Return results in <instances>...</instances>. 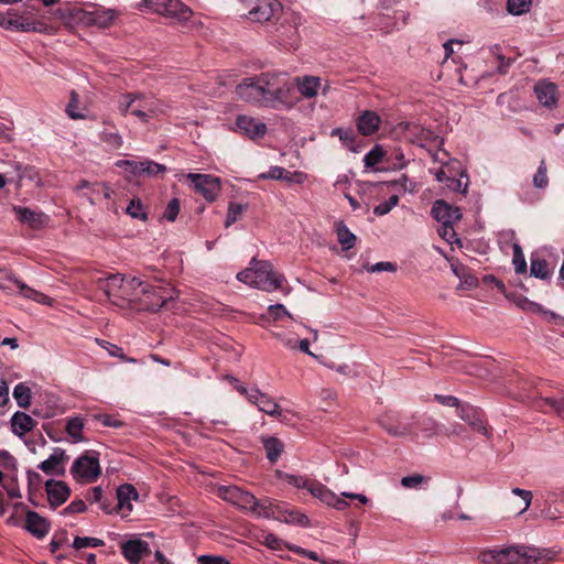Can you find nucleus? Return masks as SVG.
Masks as SVG:
<instances>
[{
	"mask_svg": "<svg viewBox=\"0 0 564 564\" xmlns=\"http://www.w3.org/2000/svg\"><path fill=\"white\" fill-rule=\"evenodd\" d=\"M13 398L20 408H28L31 404V390L25 383H19L13 389Z\"/></svg>",
	"mask_w": 564,
	"mask_h": 564,
	"instance_id": "obj_39",
	"label": "nucleus"
},
{
	"mask_svg": "<svg viewBox=\"0 0 564 564\" xmlns=\"http://www.w3.org/2000/svg\"><path fill=\"white\" fill-rule=\"evenodd\" d=\"M248 399L254 403L258 409L267 414L273 415L278 413V403L271 399L268 394L260 392L259 390H252L248 394Z\"/></svg>",
	"mask_w": 564,
	"mask_h": 564,
	"instance_id": "obj_29",
	"label": "nucleus"
},
{
	"mask_svg": "<svg viewBox=\"0 0 564 564\" xmlns=\"http://www.w3.org/2000/svg\"><path fill=\"white\" fill-rule=\"evenodd\" d=\"M25 529L35 538L43 539L50 531V523L37 512L28 510L25 513Z\"/></svg>",
	"mask_w": 564,
	"mask_h": 564,
	"instance_id": "obj_21",
	"label": "nucleus"
},
{
	"mask_svg": "<svg viewBox=\"0 0 564 564\" xmlns=\"http://www.w3.org/2000/svg\"><path fill=\"white\" fill-rule=\"evenodd\" d=\"M399 203V197L397 195H392L388 200L379 204L375 207L373 213L377 216L387 215L394 206Z\"/></svg>",
	"mask_w": 564,
	"mask_h": 564,
	"instance_id": "obj_49",
	"label": "nucleus"
},
{
	"mask_svg": "<svg viewBox=\"0 0 564 564\" xmlns=\"http://www.w3.org/2000/svg\"><path fill=\"white\" fill-rule=\"evenodd\" d=\"M70 473L78 482L96 481L101 473L98 457L89 453L82 455L74 462Z\"/></svg>",
	"mask_w": 564,
	"mask_h": 564,
	"instance_id": "obj_10",
	"label": "nucleus"
},
{
	"mask_svg": "<svg viewBox=\"0 0 564 564\" xmlns=\"http://www.w3.org/2000/svg\"><path fill=\"white\" fill-rule=\"evenodd\" d=\"M315 479L307 478L305 476H299V475H292V474H285L284 473V482H286L290 486H293L297 489H305L308 492H311V488H313V485L315 484Z\"/></svg>",
	"mask_w": 564,
	"mask_h": 564,
	"instance_id": "obj_38",
	"label": "nucleus"
},
{
	"mask_svg": "<svg viewBox=\"0 0 564 564\" xmlns=\"http://www.w3.org/2000/svg\"><path fill=\"white\" fill-rule=\"evenodd\" d=\"M260 180H281L282 178V167L273 166L269 170V172L260 173L258 175Z\"/></svg>",
	"mask_w": 564,
	"mask_h": 564,
	"instance_id": "obj_62",
	"label": "nucleus"
},
{
	"mask_svg": "<svg viewBox=\"0 0 564 564\" xmlns=\"http://www.w3.org/2000/svg\"><path fill=\"white\" fill-rule=\"evenodd\" d=\"M530 272L533 276L545 280L550 276L549 263L544 259H531Z\"/></svg>",
	"mask_w": 564,
	"mask_h": 564,
	"instance_id": "obj_41",
	"label": "nucleus"
},
{
	"mask_svg": "<svg viewBox=\"0 0 564 564\" xmlns=\"http://www.w3.org/2000/svg\"><path fill=\"white\" fill-rule=\"evenodd\" d=\"M512 262L514 264V270L517 273L527 272V261H525L524 254L522 252L521 247L517 243L513 245Z\"/></svg>",
	"mask_w": 564,
	"mask_h": 564,
	"instance_id": "obj_46",
	"label": "nucleus"
},
{
	"mask_svg": "<svg viewBox=\"0 0 564 564\" xmlns=\"http://www.w3.org/2000/svg\"><path fill=\"white\" fill-rule=\"evenodd\" d=\"M166 171L165 165L151 160L140 161L138 176H155Z\"/></svg>",
	"mask_w": 564,
	"mask_h": 564,
	"instance_id": "obj_37",
	"label": "nucleus"
},
{
	"mask_svg": "<svg viewBox=\"0 0 564 564\" xmlns=\"http://www.w3.org/2000/svg\"><path fill=\"white\" fill-rule=\"evenodd\" d=\"M313 497L317 498L321 502L325 503L326 506L332 507L334 501H336L337 495L333 492L329 488H327L325 485H323L319 481H315L313 485V488H311L310 492Z\"/></svg>",
	"mask_w": 564,
	"mask_h": 564,
	"instance_id": "obj_32",
	"label": "nucleus"
},
{
	"mask_svg": "<svg viewBox=\"0 0 564 564\" xmlns=\"http://www.w3.org/2000/svg\"><path fill=\"white\" fill-rule=\"evenodd\" d=\"M297 90L305 98H313L321 87V78L316 76H303L294 79Z\"/></svg>",
	"mask_w": 564,
	"mask_h": 564,
	"instance_id": "obj_28",
	"label": "nucleus"
},
{
	"mask_svg": "<svg viewBox=\"0 0 564 564\" xmlns=\"http://www.w3.org/2000/svg\"><path fill=\"white\" fill-rule=\"evenodd\" d=\"M198 564H230V563L224 557L202 555L198 557Z\"/></svg>",
	"mask_w": 564,
	"mask_h": 564,
	"instance_id": "obj_64",
	"label": "nucleus"
},
{
	"mask_svg": "<svg viewBox=\"0 0 564 564\" xmlns=\"http://www.w3.org/2000/svg\"><path fill=\"white\" fill-rule=\"evenodd\" d=\"M13 210L18 219L30 225L32 228H41L47 223V216L43 213H36L28 207L15 206Z\"/></svg>",
	"mask_w": 564,
	"mask_h": 564,
	"instance_id": "obj_25",
	"label": "nucleus"
},
{
	"mask_svg": "<svg viewBox=\"0 0 564 564\" xmlns=\"http://www.w3.org/2000/svg\"><path fill=\"white\" fill-rule=\"evenodd\" d=\"M332 135H338L340 141L349 148L351 151H356L355 149V142H356V134L352 130H344L341 128H336L333 130Z\"/></svg>",
	"mask_w": 564,
	"mask_h": 564,
	"instance_id": "obj_45",
	"label": "nucleus"
},
{
	"mask_svg": "<svg viewBox=\"0 0 564 564\" xmlns=\"http://www.w3.org/2000/svg\"><path fill=\"white\" fill-rule=\"evenodd\" d=\"M237 128L250 139L262 138L267 132V126L248 116H239L236 120Z\"/></svg>",
	"mask_w": 564,
	"mask_h": 564,
	"instance_id": "obj_23",
	"label": "nucleus"
},
{
	"mask_svg": "<svg viewBox=\"0 0 564 564\" xmlns=\"http://www.w3.org/2000/svg\"><path fill=\"white\" fill-rule=\"evenodd\" d=\"M79 104V97L75 91L70 93V99L66 107V112L72 119L84 118V115L77 111Z\"/></svg>",
	"mask_w": 564,
	"mask_h": 564,
	"instance_id": "obj_50",
	"label": "nucleus"
},
{
	"mask_svg": "<svg viewBox=\"0 0 564 564\" xmlns=\"http://www.w3.org/2000/svg\"><path fill=\"white\" fill-rule=\"evenodd\" d=\"M424 481V477L419 474L405 476L401 479V485L405 488H416Z\"/></svg>",
	"mask_w": 564,
	"mask_h": 564,
	"instance_id": "obj_54",
	"label": "nucleus"
},
{
	"mask_svg": "<svg viewBox=\"0 0 564 564\" xmlns=\"http://www.w3.org/2000/svg\"><path fill=\"white\" fill-rule=\"evenodd\" d=\"M284 523L299 525L301 528L311 527L308 517L300 509L293 506H284Z\"/></svg>",
	"mask_w": 564,
	"mask_h": 564,
	"instance_id": "obj_31",
	"label": "nucleus"
},
{
	"mask_svg": "<svg viewBox=\"0 0 564 564\" xmlns=\"http://www.w3.org/2000/svg\"><path fill=\"white\" fill-rule=\"evenodd\" d=\"M241 212L242 207L239 204L230 203L228 207L225 226L229 227L230 225H232L237 220Z\"/></svg>",
	"mask_w": 564,
	"mask_h": 564,
	"instance_id": "obj_53",
	"label": "nucleus"
},
{
	"mask_svg": "<svg viewBox=\"0 0 564 564\" xmlns=\"http://www.w3.org/2000/svg\"><path fill=\"white\" fill-rule=\"evenodd\" d=\"M178 213H180V200L177 198H173L169 202L163 216L166 220L174 221L176 219Z\"/></svg>",
	"mask_w": 564,
	"mask_h": 564,
	"instance_id": "obj_51",
	"label": "nucleus"
},
{
	"mask_svg": "<svg viewBox=\"0 0 564 564\" xmlns=\"http://www.w3.org/2000/svg\"><path fill=\"white\" fill-rule=\"evenodd\" d=\"M281 79L278 73H263L258 77L245 78L236 87L239 99L261 106H273L280 99Z\"/></svg>",
	"mask_w": 564,
	"mask_h": 564,
	"instance_id": "obj_1",
	"label": "nucleus"
},
{
	"mask_svg": "<svg viewBox=\"0 0 564 564\" xmlns=\"http://www.w3.org/2000/svg\"><path fill=\"white\" fill-rule=\"evenodd\" d=\"M140 8L150 9L182 24L189 21L193 15L192 9L180 0H142Z\"/></svg>",
	"mask_w": 564,
	"mask_h": 564,
	"instance_id": "obj_7",
	"label": "nucleus"
},
{
	"mask_svg": "<svg viewBox=\"0 0 564 564\" xmlns=\"http://www.w3.org/2000/svg\"><path fill=\"white\" fill-rule=\"evenodd\" d=\"M520 306L528 312H532V313L540 314V315L544 316V318L549 322L556 321L560 318V316L556 313L549 311V310L544 308L542 305H540L535 302L529 301L528 299H524L520 303Z\"/></svg>",
	"mask_w": 564,
	"mask_h": 564,
	"instance_id": "obj_33",
	"label": "nucleus"
},
{
	"mask_svg": "<svg viewBox=\"0 0 564 564\" xmlns=\"http://www.w3.org/2000/svg\"><path fill=\"white\" fill-rule=\"evenodd\" d=\"M533 184L538 188H545L549 184V177L546 174V165L545 162L542 161L540 166L538 167L534 176H533Z\"/></svg>",
	"mask_w": 564,
	"mask_h": 564,
	"instance_id": "obj_48",
	"label": "nucleus"
},
{
	"mask_svg": "<svg viewBox=\"0 0 564 564\" xmlns=\"http://www.w3.org/2000/svg\"><path fill=\"white\" fill-rule=\"evenodd\" d=\"M261 441L265 449L267 458L271 463H275L279 459L281 453L279 438L271 436H262Z\"/></svg>",
	"mask_w": 564,
	"mask_h": 564,
	"instance_id": "obj_34",
	"label": "nucleus"
},
{
	"mask_svg": "<svg viewBox=\"0 0 564 564\" xmlns=\"http://www.w3.org/2000/svg\"><path fill=\"white\" fill-rule=\"evenodd\" d=\"M367 270L369 272H382V271L394 272L397 270V265H395V263H392L389 261H382V262L372 264L370 267H367Z\"/></svg>",
	"mask_w": 564,
	"mask_h": 564,
	"instance_id": "obj_55",
	"label": "nucleus"
},
{
	"mask_svg": "<svg viewBox=\"0 0 564 564\" xmlns=\"http://www.w3.org/2000/svg\"><path fill=\"white\" fill-rule=\"evenodd\" d=\"M533 389L538 390V383L533 384ZM528 398L532 400V406L543 413L550 414L555 413L557 416L564 419V397L561 399H554L551 397H542L539 391L532 394H528Z\"/></svg>",
	"mask_w": 564,
	"mask_h": 564,
	"instance_id": "obj_14",
	"label": "nucleus"
},
{
	"mask_svg": "<svg viewBox=\"0 0 564 564\" xmlns=\"http://www.w3.org/2000/svg\"><path fill=\"white\" fill-rule=\"evenodd\" d=\"M45 490L50 506L55 509L62 506L70 496V489L61 480L48 479L45 482Z\"/></svg>",
	"mask_w": 564,
	"mask_h": 564,
	"instance_id": "obj_19",
	"label": "nucleus"
},
{
	"mask_svg": "<svg viewBox=\"0 0 564 564\" xmlns=\"http://www.w3.org/2000/svg\"><path fill=\"white\" fill-rule=\"evenodd\" d=\"M138 101V93L123 94L118 99V111L122 116H127L129 112L132 113V109Z\"/></svg>",
	"mask_w": 564,
	"mask_h": 564,
	"instance_id": "obj_40",
	"label": "nucleus"
},
{
	"mask_svg": "<svg viewBox=\"0 0 564 564\" xmlns=\"http://www.w3.org/2000/svg\"><path fill=\"white\" fill-rule=\"evenodd\" d=\"M105 543L102 540L97 538H80L76 536L73 542V546L77 550L84 549V547H98L102 546Z\"/></svg>",
	"mask_w": 564,
	"mask_h": 564,
	"instance_id": "obj_47",
	"label": "nucleus"
},
{
	"mask_svg": "<svg viewBox=\"0 0 564 564\" xmlns=\"http://www.w3.org/2000/svg\"><path fill=\"white\" fill-rule=\"evenodd\" d=\"M140 288L143 289L144 294L137 296L134 304L139 305L140 310L143 311L158 312L169 301L174 299V290L161 283L141 281Z\"/></svg>",
	"mask_w": 564,
	"mask_h": 564,
	"instance_id": "obj_6",
	"label": "nucleus"
},
{
	"mask_svg": "<svg viewBox=\"0 0 564 564\" xmlns=\"http://www.w3.org/2000/svg\"><path fill=\"white\" fill-rule=\"evenodd\" d=\"M67 434L72 438L73 443H78L84 441L83 430H84V421L80 417H73L67 421L65 427Z\"/></svg>",
	"mask_w": 564,
	"mask_h": 564,
	"instance_id": "obj_35",
	"label": "nucleus"
},
{
	"mask_svg": "<svg viewBox=\"0 0 564 564\" xmlns=\"http://www.w3.org/2000/svg\"><path fill=\"white\" fill-rule=\"evenodd\" d=\"M381 118L376 111L366 110L357 119V129L362 135H371L379 130Z\"/></svg>",
	"mask_w": 564,
	"mask_h": 564,
	"instance_id": "obj_24",
	"label": "nucleus"
},
{
	"mask_svg": "<svg viewBox=\"0 0 564 564\" xmlns=\"http://www.w3.org/2000/svg\"><path fill=\"white\" fill-rule=\"evenodd\" d=\"M297 23L294 21V25L292 30H290V34H288L289 41L284 40V50H297L300 45V36L297 32Z\"/></svg>",
	"mask_w": 564,
	"mask_h": 564,
	"instance_id": "obj_52",
	"label": "nucleus"
},
{
	"mask_svg": "<svg viewBox=\"0 0 564 564\" xmlns=\"http://www.w3.org/2000/svg\"><path fill=\"white\" fill-rule=\"evenodd\" d=\"M101 139L116 149L122 145V138L116 132L102 133Z\"/></svg>",
	"mask_w": 564,
	"mask_h": 564,
	"instance_id": "obj_61",
	"label": "nucleus"
},
{
	"mask_svg": "<svg viewBox=\"0 0 564 564\" xmlns=\"http://www.w3.org/2000/svg\"><path fill=\"white\" fill-rule=\"evenodd\" d=\"M68 459L65 451L62 448H56L53 454L48 456L47 459L43 460L39 468L47 474V475H63L64 474V464Z\"/></svg>",
	"mask_w": 564,
	"mask_h": 564,
	"instance_id": "obj_20",
	"label": "nucleus"
},
{
	"mask_svg": "<svg viewBox=\"0 0 564 564\" xmlns=\"http://www.w3.org/2000/svg\"><path fill=\"white\" fill-rule=\"evenodd\" d=\"M117 510L122 518H127L132 511V500L138 499V492L132 485L120 486L117 490Z\"/></svg>",
	"mask_w": 564,
	"mask_h": 564,
	"instance_id": "obj_22",
	"label": "nucleus"
},
{
	"mask_svg": "<svg viewBox=\"0 0 564 564\" xmlns=\"http://www.w3.org/2000/svg\"><path fill=\"white\" fill-rule=\"evenodd\" d=\"M185 177L191 182L194 189L208 202L215 200L220 192L221 187L218 177L198 173H188Z\"/></svg>",
	"mask_w": 564,
	"mask_h": 564,
	"instance_id": "obj_12",
	"label": "nucleus"
},
{
	"mask_svg": "<svg viewBox=\"0 0 564 564\" xmlns=\"http://www.w3.org/2000/svg\"><path fill=\"white\" fill-rule=\"evenodd\" d=\"M124 558L130 564H139L141 558L151 553L149 543L141 539H132L121 544Z\"/></svg>",
	"mask_w": 564,
	"mask_h": 564,
	"instance_id": "obj_17",
	"label": "nucleus"
},
{
	"mask_svg": "<svg viewBox=\"0 0 564 564\" xmlns=\"http://www.w3.org/2000/svg\"><path fill=\"white\" fill-rule=\"evenodd\" d=\"M35 425V420L24 412H15L11 417L12 432L20 437L31 432Z\"/></svg>",
	"mask_w": 564,
	"mask_h": 564,
	"instance_id": "obj_26",
	"label": "nucleus"
},
{
	"mask_svg": "<svg viewBox=\"0 0 564 564\" xmlns=\"http://www.w3.org/2000/svg\"><path fill=\"white\" fill-rule=\"evenodd\" d=\"M96 283L107 299L120 307L134 303L137 296L144 294L143 289L140 288L141 281L138 278L112 274L107 278H99Z\"/></svg>",
	"mask_w": 564,
	"mask_h": 564,
	"instance_id": "obj_4",
	"label": "nucleus"
},
{
	"mask_svg": "<svg viewBox=\"0 0 564 564\" xmlns=\"http://www.w3.org/2000/svg\"><path fill=\"white\" fill-rule=\"evenodd\" d=\"M82 20L89 24L98 28H108L118 18L119 12L115 9L99 8L94 11H83Z\"/></svg>",
	"mask_w": 564,
	"mask_h": 564,
	"instance_id": "obj_18",
	"label": "nucleus"
},
{
	"mask_svg": "<svg viewBox=\"0 0 564 564\" xmlns=\"http://www.w3.org/2000/svg\"><path fill=\"white\" fill-rule=\"evenodd\" d=\"M237 279L252 288L264 291H273L279 289L280 282L272 265L264 261H251L250 267L237 274Z\"/></svg>",
	"mask_w": 564,
	"mask_h": 564,
	"instance_id": "obj_5",
	"label": "nucleus"
},
{
	"mask_svg": "<svg viewBox=\"0 0 564 564\" xmlns=\"http://www.w3.org/2000/svg\"><path fill=\"white\" fill-rule=\"evenodd\" d=\"M458 416L468 422L474 430L478 431V432H486V426L484 425V422L481 420V413L478 409L469 405V404H464V405H460L458 409Z\"/></svg>",
	"mask_w": 564,
	"mask_h": 564,
	"instance_id": "obj_27",
	"label": "nucleus"
},
{
	"mask_svg": "<svg viewBox=\"0 0 564 564\" xmlns=\"http://www.w3.org/2000/svg\"><path fill=\"white\" fill-rule=\"evenodd\" d=\"M217 495L227 502L251 512L257 517L278 519L281 510L269 499L258 500L253 495L236 486H220Z\"/></svg>",
	"mask_w": 564,
	"mask_h": 564,
	"instance_id": "obj_3",
	"label": "nucleus"
},
{
	"mask_svg": "<svg viewBox=\"0 0 564 564\" xmlns=\"http://www.w3.org/2000/svg\"><path fill=\"white\" fill-rule=\"evenodd\" d=\"M243 15L251 22L269 21L280 4L278 0H239Z\"/></svg>",
	"mask_w": 564,
	"mask_h": 564,
	"instance_id": "obj_11",
	"label": "nucleus"
},
{
	"mask_svg": "<svg viewBox=\"0 0 564 564\" xmlns=\"http://www.w3.org/2000/svg\"><path fill=\"white\" fill-rule=\"evenodd\" d=\"M126 212L132 218L140 219V220L147 219V213L144 210V206L140 198L131 199Z\"/></svg>",
	"mask_w": 564,
	"mask_h": 564,
	"instance_id": "obj_44",
	"label": "nucleus"
},
{
	"mask_svg": "<svg viewBox=\"0 0 564 564\" xmlns=\"http://www.w3.org/2000/svg\"><path fill=\"white\" fill-rule=\"evenodd\" d=\"M512 494L521 497L524 501V507L520 510V513L525 511L530 505H531V500H532V492L529 491V490H524V489H520V488H514L512 489Z\"/></svg>",
	"mask_w": 564,
	"mask_h": 564,
	"instance_id": "obj_60",
	"label": "nucleus"
},
{
	"mask_svg": "<svg viewBox=\"0 0 564 564\" xmlns=\"http://www.w3.org/2000/svg\"><path fill=\"white\" fill-rule=\"evenodd\" d=\"M140 161L121 160L117 162V166L124 169L133 175L138 176Z\"/></svg>",
	"mask_w": 564,
	"mask_h": 564,
	"instance_id": "obj_57",
	"label": "nucleus"
},
{
	"mask_svg": "<svg viewBox=\"0 0 564 564\" xmlns=\"http://www.w3.org/2000/svg\"><path fill=\"white\" fill-rule=\"evenodd\" d=\"M263 544L270 547L271 550L281 549V540L272 533L263 534Z\"/></svg>",
	"mask_w": 564,
	"mask_h": 564,
	"instance_id": "obj_63",
	"label": "nucleus"
},
{
	"mask_svg": "<svg viewBox=\"0 0 564 564\" xmlns=\"http://www.w3.org/2000/svg\"><path fill=\"white\" fill-rule=\"evenodd\" d=\"M554 555L555 552L547 549L521 545L484 551L479 558L485 564H546Z\"/></svg>",
	"mask_w": 564,
	"mask_h": 564,
	"instance_id": "obj_2",
	"label": "nucleus"
},
{
	"mask_svg": "<svg viewBox=\"0 0 564 564\" xmlns=\"http://www.w3.org/2000/svg\"><path fill=\"white\" fill-rule=\"evenodd\" d=\"M0 26L19 32L43 33L47 30L46 23L32 19L26 14L18 15L14 10H9L7 15L0 13Z\"/></svg>",
	"mask_w": 564,
	"mask_h": 564,
	"instance_id": "obj_9",
	"label": "nucleus"
},
{
	"mask_svg": "<svg viewBox=\"0 0 564 564\" xmlns=\"http://www.w3.org/2000/svg\"><path fill=\"white\" fill-rule=\"evenodd\" d=\"M86 510V505L83 500H75L72 503H69L63 511V514L68 513H80Z\"/></svg>",
	"mask_w": 564,
	"mask_h": 564,
	"instance_id": "obj_59",
	"label": "nucleus"
},
{
	"mask_svg": "<svg viewBox=\"0 0 564 564\" xmlns=\"http://www.w3.org/2000/svg\"><path fill=\"white\" fill-rule=\"evenodd\" d=\"M162 113H164V104L161 100L138 93V101L132 109L133 116L147 123Z\"/></svg>",
	"mask_w": 564,
	"mask_h": 564,
	"instance_id": "obj_13",
	"label": "nucleus"
},
{
	"mask_svg": "<svg viewBox=\"0 0 564 564\" xmlns=\"http://www.w3.org/2000/svg\"><path fill=\"white\" fill-rule=\"evenodd\" d=\"M438 235L449 243H452L456 238L453 225H441L438 228Z\"/></svg>",
	"mask_w": 564,
	"mask_h": 564,
	"instance_id": "obj_56",
	"label": "nucleus"
},
{
	"mask_svg": "<svg viewBox=\"0 0 564 564\" xmlns=\"http://www.w3.org/2000/svg\"><path fill=\"white\" fill-rule=\"evenodd\" d=\"M337 238L344 250H349L355 246L357 237L347 228L344 223L337 225Z\"/></svg>",
	"mask_w": 564,
	"mask_h": 564,
	"instance_id": "obj_36",
	"label": "nucleus"
},
{
	"mask_svg": "<svg viewBox=\"0 0 564 564\" xmlns=\"http://www.w3.org/2000/svg\"><path fill=\"white\" fill-rule=\"evenodd\" d=\"M1 288L12 291V292H17L21 296L32 300L34 302H37L41 304H46V305H52V300L47 295L30 288L29 285H26L25 283H23L22 281H20L18 279L9 278L7 280V283L1 285Z\"/></svg>",
	"mask_w": 564,
	"mask_h": 564,
	"instance_id": "obj_15",
	"label": "nucleus"
},
{
	"mask_svg": "<svg viewBox=\"0 0 564 564\" xmlns=\"http://www.w3.org/2000/svg\"><path fill=\"white\" fill-rule=\"evenodd\" d=\"M378 423L393 437H405L414 433V416H406L400 412L387 411L378 417Z\"/></svg>",
	"mask_w": 564,
	"mask_h": 564,
	"instance_id": "obj_8",
	"label": "nucleus"
},
{
	"mask_svg": "<svg viewBox=\"0 0 564 564\" xmlns=\"http://www.w3.org/2000/svg\"><path fill=\"white\" fill-rule=\"evenodd\" d=\"M534 93L540 101L545 107H551L556 102V86L547 82H539L534 87Z\"/></svg>",
	"mask_w": 564,
	"mask_h": 564,
	"instance_id": "obj_30",
	"label": "nucleus"
},
{
	"mask_svg": "<svg viewBox=\"0 0 564 564\" xmlns=\"http://www.w3.org/2000/svg\"><path fill=\"white\" fill-rule=\"evenodd\" d=\"M431 214L441 225H454L462 219L460 209L453 207L443 199H437L434 203Z\"/></svg>",
	"mask_w": 564,
	"mask_h": 564,
	"instance_id": "obj_16",
	"label": "nucleus"
},
{
	"mask_svg": "<svg viewBox=\"0 0 564 564\" xmlns=\"http://www.w3.org/2000/svg\"><path fill=\"white\" fill-rule=\"evenodd\" d=\"M306 178L303 172H288L284 170V183L302 184Z\"/></svg>",
	"mask_w": 564,
	"mask_h": 564,
	"instance_id": "obj_58",
	"label": "nucleus"
},
{
	"mask_svg": "<svg viewBox=\"0 0 564 564\" xmlns=\"http://www.w3.org/2000/svg\"><path fill=\"white\" fill-rule=\"evenodd\" d=\"M532 0H508L507 10L513 15H521L529 12Z\"/></svg>",
	"mask_w": 564,
	"mask_h": 564,
	"instance_id": "obj_43",
	"label": "nucleus"
},
{
	"mask_svg": "<svg viewBox=\"0 0 564 564\" xmlns=\"http://www.w3.org/2000/svg\"><path fill=\"white\" fill-rule=\"evenodd\" d=\"M386 152L380 145H375L364 158L366 167H373L384 161Z\"/></svg>",
	"mask_w": 564,
	"mask_h": 564,
	"instance_id": "obj_42",
	"label": "nucleus"
}]
</instances>
